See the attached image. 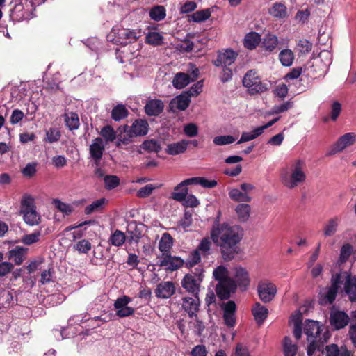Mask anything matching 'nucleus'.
<instances>
[{
  "label": "nucleus",
  "mask_w": 356,
  "mask_h": 356,
  "mask_svg": "<svg viewBox=\"0 0 356 356\" xmlns=\"http://www.w3.org/2000/svg\"><path fill=\"white\" fill-rule=\"evenodd\" d=\"M307 179V165L305 160L292 161L280 172V181L288 189H293L303 184Z\"/></svg>",
  "instance_id": "nucleus-2"
},
{
  "label": "nucleus",
  "mask_w": 356,
  "mask_h": 356,
  "mask_svg": "<svg viewBox=\"0 0 356 356\" xmlns=\"http://www.w3.org/2000/svg\"><path fill=\"white\" fill-rule=\"evenodd\" d=\"M200 185L206 188H212L217 186L216 180H209L204 177H192L186 179L181 182L180 186L184 185Z\"/></svg>",
  "instance_id": "nucleus-19"
},
{
  "label": "nucleus",
  "mask_w": 356,
  "mask_h": 356,
  "mask_svg": "<svg viewBox=\"0 0 356 356\" xmlns=\"http://www.w3.org/2000/svg\"><path fill=\"white\" fill-rule=\"evenodd\" d=\"M163 37L158 32H149L145 38V41L147 44L154 46H160L163 42Z\"/></svg>",
  "instance_id": "nucleus-48"
},
{
  "label": "nucleus",
  "mask_w": 356,
  "mask_h": 356,
  "mask_svg": "<svg viewBox=\"0 0 356 356\" xmlns=\"http://www.w3.org/2000/svg\"><path fill=\"white\" fill-rule=\"evenodd\" d=\"M213 279L218 282V283L227 282L234 279V275L231 277L227 268L222 266H218L213 271Z\"/></svg>",
  "instance_id": "nucleus-23"
},
{
  "label": "nucleus",
  "mask_w": 356,
  "mask_h": 356,
  "mask_svg": "<svg viewBox=\"0 0 356 356\" xmlns=\"http://www.w3.org/2000/svg\"><path fill=\"white\" fill-rule=\"evenodd\" d=\"M203 81H199L193 84L188 90L185 91L190 97H197L202 90Z\"/></svg>",
  "instance_id": "nucleus-61"
},
{
  "label": "nucleus",
  "mask_w": 356,
  "mask_h": 356,
  "mask_svg": "<svg viewBox=\"0 0 356 356\" xmlns=\"http://www.w3.org/2000/svg\"><path fill=\"white\" fill-rule=\"evenodd\" d=\"M140 148L147 152L159 153L161 150V145L156 140H145L140 145Z\"/></svg>",
  "instance_id": "nucleus-41"
},
{
  "label": "nucleus",
  "mask_w": 356,
  "mask_h": 356,
  "mask_svg": "<svg viewBox=\"0 0 356 356\" xmlns=\"http://www.w3.org/2000/svg\"><path fill=\"white\" fill-rule=\"evenodd\" d=\"M201 260V256L200 253L198 252V250H195L193 251L188 256V259H186V266L188 268H192L199 264Z\"/></svg>",
  "instance_id": "nucleus-52"
},
{
  "label": "nucleus",
  "mask_w": 356,
  "mask_h": 356,
  "mask_svg": "<svg viewBox=\"0 0 356 356\" xmlns=\"http://www.w3.org/2000/svg\"><path fill=\"white\" fill-rule=\"evenodd\" d=\"M181 183L177 185L174 188V192L172 193V197L178 202L184 201L188 194V185L180 186Z\"/></svg>",
  "instance_id": "nucleus-45"
},
{
  "label": "nucleus",
  "mask_w": 356,
  "mask_h": 356,
  "mask_svg": "<svg viewBox=\"0 0 356 356\" xmlns=\"http://www.w3.org/2000/svg\"><path fill=\"white\" fill-rule=\"evenodd\" d=\"M105 147L102 139L99 137L96 138L90 145V154L96 166L99 165Z\"/></svg>",
  "instance_id": "nucleus-10"
},
{
  "label": "nucleus",
  "mask_w": 356,
  "mask_h": 356,
  "mask_svg": "<svg viewBox=\"0 0 356 356\" xmlns=\"http://www.w3.org/2000/svg\"><path fill=\"white\" fill-rule=\"evenodd\" d=\"M320 65H314L312 60H309L304 67L303 72L306 74L307 76L316 79L324 76L327 72H319L318 69Z\"/></svg>",
  "instance_id": "nucleus-26"
},
{
  "label": "nucleus",
  "mask_w": 356,
  "mask_h": 356,
  "mask_svg": "<svg viewBox=\"0 0 356 356\" xmlns=\"http://www.w3.org/2000/svg\"><path fill=\"white\" fill-rule=\"evenodd\" d=\"M243 229L238 225H230L227 222L220 223L218 217L211 231V238L220 248L222 259L232 260L239 252V244L243 237Z\"/></svg>",
  "instance_id": "nucleus-1"
},
{
  "label": "nucleus",
  "mask_w": 356,
  "mask_h": 356,
  "mask_svg": "<svg viewBox=\"0 0 356 356\" xmlns=\"http://www.w3.org/2000/svg\"><path fill=\"white\" fill-rule=\"evenodd\" d=\"M324 330L323 324L318 321L307 320L305 321L304 332L307 337L309 345L307 348L308 356H312L316 350L321 351L323 344L327 341V333L322 332Z\"/></svg>",
  "instance_id": "nucleus-3"
},
{
  "label": "nucleus",
  "mask_w": 356,
  "mask_h": 356,
  "mask_svg": "<svg viewBox=\"0 0 356 356\" xmlns=\"http://www.w3.org/2000/svg\"><path fill=\"white\" fill-rule=\"evenodd\" d=\"M173 245V238L169 233H164L159 243V250L162 254L170 253Z\"/></svg>",
  "instance_id": "nucleus-28"
},
{
  "label": "nucleus",
  "mask_w": 356,
  "mask_h": 356,
  "mask_svg": "<svg viewBox=\"0 0 356 356\" xmlns=\"http://www.w3.org/2000/svg\"><path fill=\"white\" fill-rule=\"evenodd\" d=\"M131 302V298L127 296H123L117 298L114 302V307L116 309H120L122 308L127 307V305Z\"/></svg>",
  "instance_id": "nucleus-64"
},
{
  "label": "nucleus",
  "mask_w": 356,
  "mask_h": 356,
  "mask_svg": "<svg viewBox=\"0 0 356 356\" xmlns=\"http://www.w3.org/2000/svg\"><path fill=\"white\" fill-rule=\"evenodd\" d=\"M339 289L335 286H330L327 289H325L323 291H321L320 295L321 298L319 299V302L321 305H327L332 304L336 296L338 293Z\"/></svg>",
  "instance_id": "nucleus-24"
},
{
  "label": "nucleus",
  "mask_w": 356,
  "mask_h": 356,
  "mask_svg": "<svg viewBox=\"0 0 356 356\" xmlns=\"http://www.w3.org/2000/svg\"><path fill=\"white\" fill-rule=\"evenodd\" d=\"M106 199L102 197L96 201H94L92 204L86 207L84 212L86 215H90L95 211H101L106 202Z\"/></svg>",
  "instance_id": "nucleus-47"
},
{
  "label": "nucleus",
  "mask_w": 356,
  "mask_h": 356,
  "mask_svg": "<svg viewBox=\"0 0 356 356\" xmlns=\"http://www.w3.org/2000/svg\"><path fill=\"white\" fill-rule=\"evenodd\" d=\"M277 292L276 286L268 281L261 282L258 285V293L260 299L264 302L271 301Z\"/></svg>",
  "instance_id": "nucleus-7"
},
{
  "label": "nucleus",
  "mask_w": 356,
  "mask_h": 356,
  "mask_svg": "<svg viewBox=\"0 0 356 356\" xmlns=\"http://www.w3.org/2000/svg\"><path fill=\"white\" fill-rule=\"evenodd\" d=\"M229 196L234 202H243L245 200V193L238 188H233L229 192Z\"/></svg>",
  "instance_id": "nucleus-62"
},
{
  "label": "nucleus",
  "mask_w": 356,
  "mask_h": 356,
  "mask_svg": "<svg viewBox=\"0 0 356 356\" xmlns=\"http://www.w3.org/2000/svg\"><path fill=\"white\" fill-rule=\"evenodd\" d=\"M341 112V104L334 101L332 103L330 106V119L332 121H336Z\"/></svg>",
  "instance_id": "nucleus-59"
},
{
  "label": "nucleus",
  "mask_w": 356,
  "mask_h": 356,
  "mask_svg": "<svg viewBox=\"0 0 356 356\" xmlns=\"http://www.w3.org/2000/svg\"><path fill=\"white\" fill-rule=\"evenodd\" d=\"M61 133L58 129L50 127L46 131L44 141L48 143H54L60 140Z\"/></svg>",
  "instance_id": "nucleus-43"
},
{
  "label": "nucleus",
  "mask_w": 356,
  "mask_h": 356,
  "mask_svg": "<svg viewBox=\"0 0 356 356\" xmlns=\"http://www.w3.org/2000/svg\"><path fill=\"white\" fill-rule=\"evenodd\" d=\"M261 35L256 32L246 33V49H254L261 42Z\"/></svg>",
  "instance_id": "nucleus-38"
},
{
  "label": "nucleus",
  "mask_w": 356,
  "mask_h": 356,
  "mask_svg": "<svg viewBox=\"0 0 356 356\" xmlns=\"http://www.w3.org/2000/svg\"><path fill=\"white\" fill-rule=\"evenodd\" d=\"M188 147V143L186 140L180 142L169 144L165 149L167 154L170 155H177L184 153Z\"/></svg>",
  "instance_id": "nucleus-29"
},
{
  "label": "nucleus",
  "mask_w": 356,
  "mask_h": 356,
  "mask_svg": "<svg viewBox=\"0 0 356 356\" xmlns=\"http://www.w3.org/2000/svg\"><path fill=\"white\" fill-rule=\"evenodd\" d=\"M105 186L107 189H113L120 184V179L115 175H106L104 178Z\"/></svg>",
  "instance_id": "nucleus-57"
},
{
  "label": "nucleus",
  "mask_w": 356,
  "mask_h": 356,
  "mask_svg": "<svg viewBox=\"0 0 356 356\" xmlns=\"http://www.w3.org/2000/svg\"><path fill=\"white\" fill-rule=\"evenodd\" d=\"M28 248L22 246H16L8 252V258L13 260L16 265H20L25 259Z\"/></svg>",
  "instance_id": "nucleus-20"
},
{
  "label": "nucleus",
  "mask_w": 356,
  "mask_h": 356,
  "mask_svg": "<svg viewBox=\"0 0 356 356\" xmlns=\"http://www.w3.org/2000/svg\"><path fill=\"white\" fill-rule=\"evenodd\" d=\"M211 13L209 9H204L201 10L196 11L191 15L190 17L195 22H202L208 19L211 17Z\"/></svg>",
  "instance_id": "nucleus-49"
},
{
  "label": "nucleus",
  "mask_w": 356,
  "mask_h": 356,
  "mask_svg": "<svg viewBox=\"0 0 356 356\" xmlns=\"http://www.w3.org/2000/svg\"><path fill=\"white\" fill-rule=\"evenodd\" d=\"M234 273V279L227 281V282L217 283L215 291L221 300L228 299L232 293H234L237 289V286L241 288L245 287L243 282L245 281V269L240 267L236 268ZM243 291V289H241Z\"/></svg>",
  "instance_id": "nucleus-4"
},
{
  "label": "nucleus",
  "mask_w": 356,
  "mask_h": 356,
  "mask_svg": "<svg viewBox=\"0 0 356 356\" xmlns=\"http://www.w3.org/2000/svg\"><path fill=\"white\" fill-rule=\"evenodd\" d=\"M349 316L342 311L332 309L330 316V323L335 330L345 327L349 323Z\"/></svg>",
  "instance_id": "nucleus-8"
},
{
  "label": "nucleus",
  "mask_w": 356,
  "mask_h": 356,
  "mask_svg": "<svg viewBox=\"0 0 356 356\" xmlns=\"http://www.w3.org/2000/svg\"><path fill=\"white\" fill-rule=\"evenodd\" d=\"M64 120L66 127L70 131H74L79 129L80 126L79 118L76 113L70 112L65 113Z\"/></svg>",
  "instance_id": "nucleus-27"
},
{
  "label": "nucleus",
  "mask_w": 356,
  "mask_h": 356,
  "mask_svg": "<svg viewBox=\"0 0 356 356\" xmlns=\"http://www.w3.org/2000/svg\"><path fill=\"white\" fill-rule=\"evenodd\" d=\"M356 142V134L354 132L346 133L341 136L334 145V151L340 152L347 147L353 145Z\"/></svg>",
  "instance_id": "nucleus-14"
},
{
  "label": "nucleus",
  "mask_w": 356,
  "mask_h": 356,
  "mask_svg": "<svg viewBox=\"0 0 356 356\" xmlns=\"http://www.w3.org/2000/svg\"><path fill=\"white\" fill-rule=\"evenodd\" d=\"M236 138L230 135L218 136L213 138V143L216 145H225L233 143Z\"/></svg>",
  "instance_id": "nucleus-56"
},
{
  "label": "nucleus",
  "mask_w": 356,
  "mask_h": 356,
  "mask_svg": "<svg viewBox=\"0 0 356 356\" xmlns=\"http://www.w3.org/2000/svg\"><path fill=\"white\" fill-rule=\"evenodd\" d=\"M211 242L208 238H204L198 245L197 250L202 252L204 257H207L210 254Z\"/></svg>",
  "instance_id": "nucleus-53"
},
{
  "label": "nucleus",
  "mask_w": 356,
  "mask_h": 356,
  "mask_svg": "<svg viewBox=\"0 0 356 356\" xmlns=\"http://www.w3.org/2000/svg\"><path fill=\"white\" fill-rule=\"evenodd\" d=\"M269 13L273 17L279 19H283L287 16L286 8L281 3H274Z\"/></svg>",
  "instance_id": "nucleus-39"
},
{
  "label": "nucleus",
  "mask_w": 356,
  "mask_h": 356,
  "mask_svg": "<svg viewBox=\"0 0 356 356\" xmlns=\"http://www.w3.org/2000/svg\"><path fill=\"white\" fill-rule=\"evenodd\" d=\"M53 204L58 211L65 215H70L73 211L72 207L70 204L63 202L58 199H54Z\"/></svg>",
  "instance_id": "nucleus-55"
},
{
  "label": "nucleus",
  "mask_w": 356,
  "mask_h": 356,
  "mask_svg": "<svg viewBox=\"0 0 356 356\" xmlns=\"http://www.w3.org/2000/svg\"><path fill=\"white\" fill-rule=\"evenodd\" d=\"M137 34L138 33H136L135 31L129 29H121L117 33L118 38L125 40L124 42H121L124 44L130 43L132 41H136L138 38Z\"/></svg>",
  "instance_id": "nucleus-32"
},
{
  "label": "nucleus",
  "mask_w": 356,
  "mask_h": 356,
  "mask_svg": "<svg viewBox=\"0 0 356 356\" xmlns=\"http://www.w3.org/2000/svg\"><path fill=\"white\" fill-rule=\"evenodd\" d=\"M294 58V54L289 49L282 50L279 54V59L282 65L286 67L292 65Z\"/></svg>",
  "instance_id": "nucleus-37"
},
{
  "label": "nucleus",
  "mask_w": 356,
  "mask_h": 356,
  "mask_svg": "<svg viewBox=\"0 0 356 356\" xmlns=\"http://www.w3.org/2000/svg\"><path fill=\"white\" fill-rule=\"evenodd\" d=\"M159 263L157 265L161 268H164L166 271H175L182 267L184 261L179 257L172 256L170 253L161 254L158 256Z\"/></svg>",
  "instance_id": "nucleus-6"
},
{
  "label": "nucleus",
  "mask_w": 356,
  "mask_h": 356,
  "mask_svg": "<svg viewBox=\"0 0 356 356\" xmlns=\"http://www.w3.org/2000/svg\"><path fill=\"white\" fill-rule=\"evenodd\" d=\"M41 236L40 231H36L30 234H25L22 236L21 242L26 245H31L39 241Z\"/></svg>",
  "instance_id": "nucleus-51"
},
{
  "label": "nucleus",
  "mask_w": 356,
  "mask_h": 356,
  "mask_svg": "<svg viewBox=\"0 0 356 356\" xmlns=\"http://www.w3.org/2000/svg\"><path fill=\"white\" fill-rule=\"evenodd\" d=\"M277 45L278 38L275 35L268 33L264 36L262 46L266 51L272 52L277 48Z\"/></svg>",
  "instance_id": "nucleus-30"
},
{
  "label": "nucleus",
  "mask_w": 356,
  "mask_h": 356,
  "mask_svg": "<svg viewBox=\"0 0 356 356\" xmlns=\"http://www.w3.org/2000/svg\"><path fill=\"white\" fill-rule=\"evenodd\" d=\"M353 253V246L350 243H345L340 250V254L338 262L339 264L346 263Z\"/></svg>",
  "instance_id": "nucleus-44"
},
{
  "label": "nucleus",
  "mask_w": 356,
  "mask_h": 356,
  "mask_svg": "<svg viewBox=\"0 0 356 356\" xmlns=\"http://www.w3.org/2000/svg\"><path fill=\"white\" fill-rule=\"evenodd\" d=\"M344 291L351 302L356 301V275H348L346 277Z\"/></svg>",
  "instance_id": "nucleus-22"
},
{
  "label": "nucleus",
  "mask_w": 356,
  "mask_h": 356,
  "mask_svg": "<svg viewBox=\"0 0 356 356\" xmlns=\"http://www.w3.org/2000/svg\"><path fill=\"white\" fill-rule=\"evenodd\" d=\"M341 221V218L337 216L329 218L323 226V236L325 237H331L335 235Z\"/></svg>",
  "instance_id": "nucleus-16"
},
{
  "label": "nucleus",
  "mask_w": 356,
  "mask_h": 356,
  "mask_svg": "<svg viewBox=\"0 0 356 356\" xmlns=\"http://www.w3.org/2000/svg\"><path fill=\"white\" fill-rule=\"evenodd\" d=\"M91 243L86 239H82L77 242L74 248L80 253L87 254L91 249Z\"/></svg>",
  "instance_id": "nucleus-58"
},
{
  "label": "nucleus",
  "mask_w": 356,
  "mask_h": 356,
  "mask_svg": "<svg viewBox=\"0 0 356 356\" xmlns=\"http://www.w3.org/2000/svg\"><path fill=\"white\" fill-rule=\"evenodd\" d=\"M149 17L152 19L159 22L165 19L166 10L163 6H154L149 10Z\"/></svg>",
  "instance_id": "nucleus-36"
},
{
  "label": "nucleus",
  "mask_w": 356,
  "mask_h": 356,
  "mask_svg": "<svg viewBox=\"0 0 356 356\" xmlns=\"http://www.w3.org/2000/svg\"><path fill=\"white\" fill-rule=\"evenodd\" d=\"M134 137L131 133L124 131V134H120L117 136V141L115 145L120 147L121 145H128L132 142V138Z\"/></svg>",
  "instance_id": "nucleus-54"
},
{
  "label": "nucleus",
  "mask_w": 356,
  "mask_h": 356,
  "mask_svg": "<svg viewBox=\"0 0 356 356\" xmlns=\"http://www.w3.org/2000/svg\"><path fill=\"white\" fill-rule=\"evenodd\" d=\"M238 54L230 49L219 52L213 64L216 67H227L231 65L236 59Z\"/></svg>",
  "instance_id": "nucleus-9"
},
{
  "label": "nucleus",
  "mask_w": 356,
  "mask_h": 356,
  "mask_svg": "<svg viewBox=\"0 0 356 356\" xmlns=\"http://www.w3.org/2000/svg\"><path fill=\"white\" fill-rule=\"evenodd\" d=\"M129 115V111L124 105L120 104L114 106L111 111V118L115 121H120L126 118Z\"/></svg>",
  "instance_id": "nucleus-35"
},
{
  "label": "nucleus",
  "mask_w": 356,
  "mask_h": 356,
  "mask_svg": "<svg viewBox=\"0 0 356 356\" xmlns=\"http://www.w3.org/2000/svg\"><path fill=\"white\" fill-rule=\"evenodd\" d=\"M190 102V95L184 91L181 94L171 100L170 107L171 108H176L179 111H185L188 107Z\"/></svg>",
  "instance_id": "nucleus-17"
},
{
  "label": "nucleus",
  "mask_w": 356,
  "mask_h": 356,
  "mask_svg": "<svg viewBox=\"0 0 356 356\" xmlns=\"http://www.w3.org/2000/svg\"><path fill=\"white\" fill-rule=\"evenodd\" d=\"M314 65H320L318 69L319 72H327L328 67L332 62V54L330 51L323 50L321 51L318 56L314 57L312 59Z\"/></svg>",
  "instance_id": "nucleus-12"
},
{
  "label": "nucleus",
  "mask_w": 356,
  "mask_h": 356,
  "mask_svg": "<svg viewBox=\"0 0 356 356\" xmlns=\"http://www.w3.org/2000/svg\"><path fill=\"white\" fill-rule=\"evenodd\" d=\"M268 90V85L261 80L256 70L246 72V93L250 95H260Z\"/></svg>",
  "instance_id": "nucleus-5"
},
{
  "label": "nucleus",
  "mask_w": 356,
  "mask_h": 356,
  "mask_svg": "<svg viewBox=\"0 0 356 356\" xmlns=\"http://www.w3.org/2000/svg\"><path fill=\"white\" fill-rule=\"evenodd\" d=\"M195 297H184L182 298V308L188 313L191 318L197 316L199 311L200 300L197 296L194 295Z\"/></svg>",
  "instance_id": "nucleus-13"
},
{
  "label": "nucleus",
  "mask_w": 356,
  "mask_h": 356,
  "mask_svg": "<svg viewBox=\"0 0 356 356\" xmlns=\"http://www.w3.org/2000/svg\"><path fill=\"white\" fill-rule=\"evenodd\" d=\"M148 129L147 122L142 119L136 120L131 126L124 125V131L131 133L134 137L146 135L148 132Z\"/></svg>",
  "instance_id": "nucleus-11"
},
{
  "label": "nucleus",
  "mask_w": 356,
  "mask_h": 356,
  "mask_svg": "<svg viewBox=\"0 0 356 356\" xmlns=\"http://www.w3.org/2000/svg\"><path fill=\"white\" fill-rule=\"evenodd\" d=\"M297 350V346L292 343L290 337H285L283 341V352L284 356H296Z\"/></svg>",
  "instance_id": "nucleus-40"
},
{
  "label": "nucleus",
  "mask_w": 356,
  "mask_h": 356,
  "mask_svg": "<svg viewBox=\"0 0 356 356\" xmlns=\"http://www.w3.org/2000/svg\"><path fill=\"white\" fill-rule=\"evenodd\" d=\"M163 109V102L160 99L149 100L145 106V111L149 116H158Z\"/></svg>",
  "instance_id": "nucleus-18"
},
{
  "label": "nucleus",
  "mask_w": 356,
  "mask_h": 356,
  "mask_svg": "<svg viewBox=\"0 0 356 356\" xmlns=\"http://www.w3.org/2000/svg\"><path fill=\"white\" fill-rule=\"evenodd\" d=\"M175 293V286L173 282L168 281L161 282L157 285L155 295L160 298H169Z\"/></svg>",
  "instance_id": "nucleus-15"
},
{
  "label": "nucleus",
  "mask_w": 356,
  "mask_h": 356,
  "mask_svg": "<svg viewBox=\"0 0 356 356\" xmlns=\"http://www.w3.org/2000/svg\"><path fill=\"white\" fill-rule=\"evenodd\" d=\"M100 134L107 142H113L117 139L116 134L110 125L104 126L102 129Z\"/></svg>",
  "instance_id": "nucleus-50"
},
{
  "label": "nucleus",
  "mask_w": 356,
  "mask_h": 356,
  "mask_svg": "<svg viewBox=\"0 0 356 356\" xmlns=\"http://www.w3.org/2000/svg\"><path fill=\"white\" fill-rule=\"evenodd\" d=\"M191 82V76L189 74L184 72H179L177 73L173 81V86L178 89L184 88Z\"/></svg>",
  "instance_id": "nucleus-34"
},
{
  "label": "nucleus",
  "mask_w": 356,
  "mask_h": 356,
  "mask_svg": "<svg viewBox=\"0 0 356 356\" xmlns=\"http://www.w3.org/2000/svg\"><path fill=\"white\" fill-rule=\"evenodd\" d=\"M192 214L189 211H185L184 217L179 221V225L186 229L192 225Z\"/></svg>",
  "instance_id": "nucleus-63"
},
{
  "label": "nucleus",
  "mask_w": 356,
  "mask_h": 356,
  "mask_svg": "<svg viewBox=\"0 0 356 356\" xmlns=\"http://www.w3.org/2000/svg\"><path fill=\"white\" fill-rule=\"evenodd\" d=\"M182 287L184 288L189 293L193 295H198L199 293V284L197 282V280L194 275L187 274L184 276L181 281Z\"/></svg>",
  "instance_id": "nucleus-21"
},
{
  "label": "nucleus",
  "mask_w": 356,
  "mask_h": 356,
  "mask_svg": "<svg viewBox=\"0 0 356 356\" xmlns=\"http://www.w3.org/2000/svg\"><path fill=\"white\" fill-rule=\"evenodd\" d=\"M127 233L129 234L128 240L129 243H138L142 237V232L136 225H129L127 228Z\"/></svg>",
  "instance_id": "nucleus-46"
},
{
  "label": "nucleus",
  "mask_w": 356,
  "mask_h": 356,
  "mask_svg": "<svg viewBox=\"0 0 356 356\" xmlns=\"http://www.w3.org/2000/svg\"><path fill=\"white\" fill-rule=\"evenodd\" d=\"M299 53L305 54L309 52L312 48V44L307 40H300L298 44Z\"/></svg>",
  "instance_id": "nucleus-60"
},
{
  "label": "nucleus",
  "mask_w": 356,
  "mask_h": 356,
  "mask_svg": "<svg viewBox=\"0 0 356 356\" xmlns=\"http://www.w3.org/2000/svg\"><path fill=\"white\" fill-rule=\"evenodd\" d=\"M252 315L258 324H261L268 316V309L261 305L259 303H256L254 307L252 309Z\"/></svg>",
  "instance_id": "nucleus-31"
},
{
  "label": "nucleus",
  "mask_w": 356,
  "mask_h": 356,
  "mask_svg": "<svg viewBox=\"0 0 356 356\" xmlns=\"http://www.w3.org/2000/svg\"><path fill=\"white\" fill-rule=\"evenodd\" d=\"M278 119H279V118L273 119L272 120L268 122L267 124H266L263 126L257 127L256 129H254V130H252L250 132L246 133V142L252 140L256 138L257 137L259 136L260 135H261L266 129H267V128L270 127V126H272L273 124H274L278 120Z\"/></svg>",
  "instance_id": "nucleus-33"
},
{
  "label": "nucleus",
  "mask_w": 356,
  "mask_h": 356,
  "mask_svg": "<svg viewBox=\"0 0 356 356\" xmlns=\"http://www.w3.org/2000/svg\"><path fill=\"white\" fill-rule=\"evenodd\" d=\"M126 240V236L124 232L116 229L110 236L108 239L109 243L116 247L122 246Z\"/></svg>",
  "instance_id": "nucleus-42"
},
{
  "label": "nucleus",
  "mask_w": 356,
  "mask_h": 356,
  "mask_svg": "<svg viewBox=\"0 0 356 356\" xmlns=\"http://www.w3.org/2000/svg\"><path fill=\"white\" fill-rule=\"evenodd\" d=\"M25 222L31 226L37 225L40 222L41 216L35 211V209L29 210H21Z\"/></svg>",
  "instance_id": "nucleus-25"
}]
</instances>
